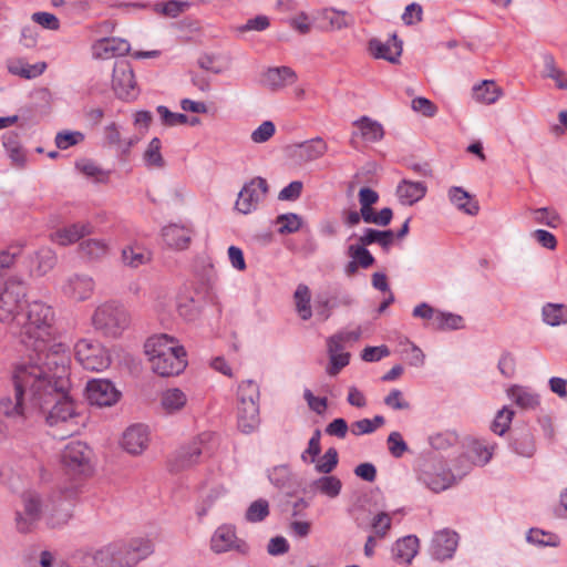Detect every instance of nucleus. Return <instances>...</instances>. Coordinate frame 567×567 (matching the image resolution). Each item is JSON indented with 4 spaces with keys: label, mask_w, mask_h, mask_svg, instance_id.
<instances>
[{
    "label": "nucleus",
    "mask_w": 567,
    "mask_h": 567,
    "mask_svg": "<svg viewBox=\"0 0 567 567\" xmlns=\"http://www.w3.org/2000/svg\"><path fill=\"white\" fill-rule=\"evenodd\" d=\"M58 351L48 357L42 370H44V382L50 389H43L39 395L37 406L44 410L45 405L53 403L45 416L47 424L51 427H60L65 436L73 435L80 429V413L74 401L69 395L71 389L70 380V354L60 346Z\"/></svg>",
    "instance_id": "f257e3e1"
},
{
    "label": "nucleus",
    "mask_w": 567,
    "mask_h": 567,
    "mask_svg": "<svg viewBox=\"0 0 567 567\" xmlns=\"http://www.w3.org/2000/svg\"><path fill=\"white\" fill-rule=\"evenodd\" d=\"M56 333L55 311L42 300H32L27 305L12 332L23 346L35 352L27 362H39L41 365L58 351V346L69 353L65 344L56 342Z\"/></svg>",
    "instance_id": "f03ea898"
},
{
    "label": "nucleus",
    "mask_w": 567,
    "mask_h": 567,
    "mask_svg": "<svg viewBox=\"0 0 567 567\" xmlns=\"http://www.w3.org/2000/svg\"><path fill=\"white\" fill-rule=\"evenodd\" d=\"M39 362H20L12 372L13 392L0 399V411L10 417L23 416L25 396L37 405L43 389H50L44 380V370Z\"/></svg>",
    "instance_id": "7ed1b4c3"
},
{
    "label": "nucleus",
    "mask_w": 567,
    "mask_h": 567,
    "mask_svg": "<svg viewBox=\"0 0 567 567\" xmlns=\"http://www.w3.org/2000/svg\"><path fill=\"white\" fill-rule=\"evenodd\" d=\"M145 353L148 355L152 370L162 377L179 374L187 365L184 347L168 334L147 339Z\"/></svg>",
    "instance_id": "20e7f679"
},
{
    "label": "nucleus",
    "mask_w": 567,
    "mask_h": 567,
    "mask_svg": "<svg viewBox=\"0 0 567 567\" xmlns=\"http://www.w3.org/2000/svg\"><path fill=\"white\" fill-rule=\"evenodd\" d=\"M152 553L151 540L137 538L104 545L93 551L92 559L99 567H134Z\"/></svg>",
    "instance_id": "39448f33"
},
{
    "label": "nucleus",
    "mask_w": 567,
    "mask_h": 567,
    "mask_svg": "<svg viewBox=\"0 0 567 567\" xmlns=\"http://www.w3.org/2000/svg\"><path fill=\"white\" fill-rule=\"evenodd\" d=\"M237 426L250 434L259 427V386L255 381H243L238 386Z\"/></svg>",
    "instance_id": "423d86ee"
},
{
    "label": "nucleus",
    "mask_w": 567,
    "mask_h": 567,
    "mask_svg": "<svg viewBox=\"0 0 567 567\" xmlns=\"http://www.w3.org/2000/svg\"><path fill=\"white\" fill-rule=\"evenodd\" d=\"M131 317L127 310L116 302H104L96 307L92 315V324L102 334L118 337L130 326Z\"/></svg>",
    "instance_id": "0eeeda50"
},
{
    "label": "nucleus",
    "mask_w": 567,
    "mask_h": 567,
    "mask_svg": "<svg viewBox=\"0 0 567 567\" xmlns=\"http://www.w3.org/2000/svg\"><path fill=\"white\" fill-rule=\"evenodd\" d=\"M25 296L24 282L16 277H9L0 291V322L6 324L11 333L16 329L21 315V301Z\"/></svg>",
    "instance_id": "6e6552de"
},
{
    "label": "nucleus",
    "mask_w": 567,
    "mask_h": 567,
    "mask_svg": "<svg viewBox=\"0 0 567 567\" xmlns=\"http://www.w3.org/2000/svg\"><path fill=\"white\" fill-rule=\"evenodd\" d=\"M93 452L83 442L72 441L61 452V462L68 474L89 477L93 473Z\"/></svg>",
    "instance_id": "1a4fd4ad"
},
{
    "label": "nucleus",
    "mask_w": 567,
    "mask_h": 567,
    "mask_svg": "<svg viewBox=\"0 0 567 567\" xmlns=\"http://www.w3.org/2000/svg\"><path fill=\"white\" fill-rule=\"evenodd\" d=\"M75 488L56 489L45 496V522L51 527L66 524L72 517Z\"/></svg>",
    "instance_id": "9d476101"
},
{
    "label": "nucleus",
    "mask_w": 567,
    "mask_h": 567,
    "mask_svg": "<svg viewBox=\"0 0 567 567\" xmlns=\"http://www.w3.org/2000/svg\"><path fill=\"white\" fill-rule=\"evenodd\" d=\"M76 361L83 369L101 372L112 362L110 351L97 340L81 339L74 346Z\"/></svg>",
    "instance_id": "9b49d317"
},
{
    "label": "nucleus",
    "mask_w": 567,
    "mask_h": 567,
    "mask_svg": "<svg viewBox=\"0 0 567 567\" xmlns=\"http://www.w3.org/2000/svg\"><path fill=\"white\" fill-rule=\"evenodd\" d=\"M267 192L268 184L266 179L261 177L250 179L240 189L235 203V209L244 215L255 212L265 199Z\"/></svg>",
    "instance_id": "f8f14e48"
},
{
    "label": "nucleus",
    "mask_w": 567,
    "mask_h": 567,
    "mask_svg": "<svg viewBox=\"0 0 567 567\" xmlns=\"http://www.w3.org/2000/svg\"><path fill=\"white\" fill-rule=\"evenodd\" d=\"M112 89L115 95L125 101L135 100L138 95L134 72L127 61H117L114 64Z\"/></svg>",
    "instance_id": "ddd939ff"
},
{
    "label": "nucleus",
    "mask_w": 567,
    "mask_h": 567,
    "mask_svg": "<svg viewBox=\"0 0 567 567\" xmlns=\"http://www.w3.org/2000/svg\"><path fill=\"white\" fill-rule=\"evenodd\" d=\"M216 434L212 432L200 433L189 445L183 447L176 456V468L183 470L196 464L203 454L210 453L209 444L215 443Z\"/></svg>",
    "instance_id": "4468645a"
},
{
    "label": "nucleus",
    "mask_w": 567,
    "mask_h": 567,
    "mask_svg": "<svg viewBox=\"0 0 567 567\" xmlns=\"http://www.w3.org/2000/svg\"><path fill=\"white\" fill-rule=\"evenodd\" d=\"M85 396L90 404L99 408L112 406L121 398V392L106 379H93L86 383Z\"/></svg>",
    "instance_id": "2eb2a0df"
},
{
    "label": "nucleus",
    "mask_w": 567,
    "mask_h": 567,
    "mask_svg": "<svg viewBox=\"0 0 567 567\" xmlns=\"http://www.w3.org/2000/svg\"><path fill=\"white\" fill-rule=\"evenodd\" d=\"M95 290L94 279L85 274H72L62 285L61 292L69 300L81 302L90 299Z\"/></svg>",
    "instance_id": "dca6fc26"
},
{
    "label": "nucleus",
    "mask_w": 567,
    "mask_h": 567,
    "mask_svg": "<svg viewBox=\"0 0 567 567\" xmlns=\"http://www.w3.org/2000/svg\"><path fill=\"white\" fill-rule=\"evenodd\" d=\"M210 548L216 554L235 550L240 554L248 551V545L237 537L235 527L230 525L219 526L212 536Z\"/></svg>",
    "instance_id": "f3484780"
},
{
    "label": "nucleus",
    "mask_w": 567,
    "mask_h": 567,
    "mask_svg": "<svg viewBox=\"0 0 567 567\" xmlns=\"http://www.w3.org/2000/svg\"><path fill=\"white\" fill-rule=\"evenodd\" d=\"M353 131L350 137L352 147L358 148V142L378 143L384 137L383 125L369 116H361L352 123Z\"/></svg>",
    "instance_id": "a211bd4d"
},
{
    "label": "nucleus",
    "mask_w": 567,
    "mask_h": 567,
    "mask_svg": "<svg viewBox=\"0 0 567 567\" xmlns=\"http://www.w3.org/2000/svg\"><path fill=\"white\" fill-rule=\"evenodd\" d=\"M150 444V431L143 424L128 426L121 440V446L132 455L142 454Z\"/></svg>",
    "instance_id": "6ab92c4d"
},
{
    "label": "nucleus",
    "mask_w": 567,
    "mask_h": 567,
    "mask_svg": "<svg viewBox=\"0 0 567 567\" xmlns=\"http://www.w3.org/2000/svg\"><path fill=\"white\" fill-rule=\"evenodd\" d=\"M193 233L188 225L172 223L162 228V238L168 248L185 250L192 243Z\"/></svg>",
    "instance_id": "aec40b11"
},
{
    "label": "nucleus",
    "mask_w": 567,
    "mask_h": 567,
    "mask_svg": "<svg viewBox=\"0 0 567 567\" xmlns=\"http://www.w3.org/2000/svg\"><path fill=\"white\" fill-rule=\"evenodd\" d=\"M131 51L127 40L122 38H103L92 45L93 56L96 59L109 60L116 56H123Z\"/></svg>",
    "instance_id": "412c9836"
},
{
    "label": "nucleus",
    "mask_w": 567,
    "mask_h": 567,
    "mask_svg": "<svg viewBox=\"0 0 567 567\" xmlns=\"http://www.w3.org/2000/svg\"><path fill=\"white\" fill-rule=\"evenodd\" d=\"M458 536L455 532L443 529L437 532L432 539V554L436 559L451 558L456 550Z\"/></svg>",
    "instance_id": "4be33fe9"
},
{
    "label": "nucleus",
    "mask_w": 567,
    "mask_h": 567,
    "mask_svg": "<svg viewBox=\"0 0 567 567\" xmlns=\"http://www.w3.org/2000/svg\"><path fill=\"white\" fill-rule=\"evenodd\" d=\"M56 265V255L49 247H42L30 257L29 274L31 277H43Z\"/></svg>",
    "instance_id": "5701e85b"
},
{
    "label": "nucleus",
    "mask_w": 567,
    "mask_h": 567,
    "mask_svg": "<svg viewBox=\"0 0 567 567\" xmlns=\"http://www.w3.org/2000/svg\"><path fill=\"white\" fill-rule=\"evenodd\" d=\"M369 51L377 59H384L395 63L402 53V43L393 34L386 42L372 39L369 42Z\"/></svg>",
    "instance_id": "b1692460"
},
{
    "label": "nucleus",
    "mask_w": 567,
    "mask_h": 567,
    "mask_svg": "<svg viewBox=\"0 0 567 567\" xmlns=\"http://www.w3.org/2000/svg\"><path fill=\"white\" fill-rule=\"evenodd\" d=\"M297 75L289 66L268 69L262 76L264 84L272 91L281 90L296 82Z\"/></svg>",
    "instance_id": "393cba45"
},
{
    "label": "nucleus",
    "mask_w": 567,
    "mask_h": 567,
    "mask_svg": "<svg viewBox=\"0 0 567 567\" xmlns=\"http://www.w3.org/2000/svg\"><path fill=\"white\" fill-rule=\"evenodd\" d=\"M91 234L89 224L76 223L63 228L56 229L50 235L51 240L60 246H68L76 243L81 238Z\"/></svg>",
    "instance_id": "a878e982"
},
{
    "label": "nucleus",
    "mask_w": 567,
    "mask_h": 567,
    "mask_svg": "<svg viewBox=\"0 0 567 567\" xmlns=\"http://www.w3.org/2000/svg\"><path fill=\"white\" fill-rule=\"evenodd\" d=\"M449 198L451 203L461 212L475 216L478 214L480 205L477 200L461 187H451L449 189Z\"/></svg>",
    "instance_id": "bb28decb"
},
{
    "label": "nucleus",
    "mask_w": 567,
    "mask_h": 567,
    "mask_svg": "<svg viewBox=\"0 0 567 567\" xmlns=\"http://www.w3.org/2000/svg\"><path fill=\"white\" fill-rule=\"evenodd\" d=\"M296 147V155L305 163L321 158L328 151V144L321 137L302 142Z\"/></svg>",
    "instance_id": "cd10ccee"
},
{
    "label": "nucleus",
    "mask_w": 567,
    "mask_h": 567,
    "mask_svg": "<svg viewBox=\"0 0 567 567\" xmlns=\"http://www.w3.org/2000/svg\"><path fill=\"white\" fill-rule=\"evenodd\" d=\"M426 186L422 182L403 179L396 188L400 202L404 205H413L421 200L426 194Z\"/></svg>",
    "instance_id": "c85d7f7f"
},
{
    "label": "nucleus",
    "mask_w": 567,
    "mask_h": 567,
    "mask_svg": "<svg viewBox=\"0 0 567 567\" xmlns=\"http://www.w3.org/2000/svg\"><path fill=\"white\" fill-rule=\"evenodd\" d=\"M419 550V539L415 536H406L393 546V558L400 564H411Z\"/></svg>",
    "instance_id": "c756f323"
},
{
    "label": "nucleus",
    "mask_w": 567,
    "mask_h": 567,
    "mask_svg": "<svg viewBox=\"0 0 567 567\" xmlns=\"http://www.w3.org/2000/svg\"><path fill=\"white\" fill-rule=\"evenodd\" d=\"M159 402L166 414H175L186 406L187 395L181 389L171 388L162 392Z\"/></svg>",
    "instance_id": "7c9ffc66"
},
{
    "label": "nucleus",
    "mask_w": 567,
    "mask_h": 567,
    "mask_svg": "<svg viewBox=\"0 0 567 567\" xmlns=\"http://www.w3.org/2000/svg\"><path fill=\"white\" fill-rule=\"evenodd\" d=\"M47 69L44 62L29 64L23 60H12L8 62V71L23 79H34L40 76Z\"/></svg>",
    "instance_id": "2f4dec72"
},
{
    "label": "nucleus",
    "mask_w": 567,
    "mask_h": 567,
    "mask_svg": "<svg viewBox=\"0 0 567 567\" xmlns=\"http://www.w3.org/2000/svg\"><path fill=\"white\" fill-rule=\"evenodd\" d=\"M152 254L146 248L138 245H130L122 250V260L125 266L138 268L151 261Z\"/></svg>",
    "instance_id": "473e14b6"
},
{
    "label": "nucleus",
    "mask_w": 567,
    "mask_h": 567,
    "mask_svg": "<svg viewBox=\"0 0 567 567\" xmlns=\"http://www.w3.org/2000/svg\"><path fill=\"white\" fill-rule=\"evenodd\" d=\"M507 394L522 409H535L539 404V395L525 386L513 385Z\"/></svg>",
    "instance_id": "72a5a7b5"
},
{
    "label": "nucleus",
    "mask_w": 567,
    "mask_h": 567,
    "mask_svg": "<svg viewBox=\"0 0 567 567\" xmlns=\"http://www.w3.org/2000/svg\"><path fill=\"white\" fill-rule=\"evenodd\" d=\"M502 95V90L494 81L485 80L473 87V97L475 101L484 104L495 103Z\"/></svg>",
    "instance_id": "f704fd0d"
},
{
    "label": "nucleus",
    "mask_w": 567,
    "mask_h": 567,
    "mask_svg": "<svg viewBox=\"0 0 567 567\" xmlns=\"http://www.w3.org/2000/svg\"><path fill=\"white\" fill-rule=\"evenodd\" d=\"M423 483L433 492L440 493L454 484V476L449 471L440 473L424 472L422 475Z\"/></svg>",
    "instance_id": "c9c22d12"
},
{
    "label": "nucleus",
    "mask_w": 567,
    "mask_h": 567,
    "mask_svg": "<svg viewBox=\"0 0 567 567\" xmlns=\"http://www.w3.org/2000/svg\"><path fill=\"white\" fill-rule=\"evenodd\" d=\"M162 142L158 137H154L148 143L143 153V161L146 167L152 169H162L165 166V159L162 155Z\"/></svg>",
    "instance_id": "e433bc0d"
},
{
    "label": "nucleus",
    "mask_w": 567,
    "mask_h": 567,
    "mask_svg": "<svg viewBox=\"0 0 567 567\" xmlns=\"http://www.w3.org/2000/svg\"><path fill=\"white\" fill-rule=\"evenodd\" d=\"M22 507L33 515L39 522L45 519V497L40 496L35 492H27L21 498Z\"/></svg>",
    "instance_id": "4c0bfd02"
},
{
    "label": "nucleus",
    "mask_w": 567,
    "mask_h": 567,
    "mask_svg": "<svg viewBox=\"0 0 567 567\" xmlns=\"http://www.w3.org/2000/svg\"><path fill=\"white\" fill-rule=\"evenodd\" d=\"M543 320L551 327L567 323V306L563 303H547L543 307Z\"/></svg>",
    "instance_id": "58836bf2"
},
{
    "label": "nucleus",
    "mask_w": 567,
    "mask_h": 567,
    "mask_svg": "<svg viewBox=\"0 0 567 567\" xmlns=\"http://www.w3.org/2000/svg\"><path fill=\"white\" fill-rule=\"evenodd\" d=\"M310 299L311 295L308 286L299 285L293 293V300L297 313L302 320H308L312 316Z\"/></svg>",
    "instance_id": "ea45409f"
},
{
    "label": "nucleus",
    "mask_w": 567,
    "mask_h": 567,
    "mask_svg": "<svg viewBox=\"0 0 567 567\" xmlns=\"http://www.w3.org/2000/svg\"><path fill=\"white\" fill-rule=\"evenodd\" d=\"M312 487L322 495L336 498L341 492L342 483L337 476L324 475L316 480Z\"/></svg>",
    "instance_id": "a19ab883"
},
{
    "label": "nucleus",
    "mask_w": 567,
    "mask_h": 567,
    "mask_svg": "<svg viewBox=\"0 0 567 567\" xmlns=\"http://www.w3.org/2000/svg\"><path fill=\"white\" fill-rule=\"evenodd\" d=\"M545 76L555 81L557 87L567 89L566 73L556 65L555 59L551 54H545L543 56Z\"/></svg>",
    "instance_id": "79ce46f5"
},
{
    "label": "nucleus",
    "mask_w": 567,
    "mask_h": 567,
    "mask_svg": "<svg viewBox=\"0 0 567 567\" xmlns=\"http://www.w3.org/2000/svg\"><path fill=\"white\" fill-rule=\"evenodd\" d=\"M80 250L83 256L90 259H100L107 254L109 246L100 239H87L81 243Z\"/></svg>",
    "instance_id": "37998d69"
},
{
    "label": "nucleus",
    "mask_w": 567,
    "mask_h": 567,
    "mask_svg": "<svg viewBox=\"0 0 567 567\" xmlns=\"http://www.w3.org/2000/svg\"><path fill=\"white\" fill-rule=\"evenodd\" d=\"M384 424V417L381 415L374 416L372 420L362 419L351 423L350 431L353 435L360 436L370 434Z\"/></svg>",
    "instance_id": "c03bdc74"
},
{
    "label": "nucleus",
    "mask_w": 567,
    "mask_h": 567,
    "mask_svg": "<svg viewBox=\"0 0 567 567\" xmlns=\"http://www.w3.org/2000/svg\"><path fill=\"white\" fill-rule=\"evenodd\" d=\"M76 168L86 177L94 182L105 183L109 179V173L104 172L99 165L89 159H82L76 163Z\"/></svg>",
    "instance_id": "a18cd8bd"
},
{
    "label": "nucleus",
    "mask_w": 567,
    "mask_h": 567,
    "mask_svg": "<svg viewBox=\"0 0 567 567\" xmlns=\"http://www.w3.org/2000/svg\"><path fill=\"white\" fill-rule=\"evenodd\" d=\"M347 252L363 269L371 267L375 261L370 251L361 244L350 245Z\"/></svg>",
    "instance_id": "49530a36"
},
{
    "label": "nucleus",
    "mask_w": 567,
    "mask_h": 567,
    "mask_svg": "<svg viewBox=\"0 0 567 567\" xmlns=\"http://www.w3.org/2000/svg\"><path fill=\"white\" fill-rule=\"evenodd\" d=\"M339 455L334 447L328 449L316 462V471L321 474H330L338 465Z\"/></svg>",
    "instance_id": "de8ad7c7"
},
{
    "label": "nucleus",
    "mask_w": 567,
    "mask_h": 567,
    "mask_svg": "<svg viewBox=\"0 0 567 567\" xmlns=\"http://www.w3.org/2000/svg\"><path fill=\"white\" fill-rule=\"evenodd\" d=\"M14 523L20 534H30L37 528L39 520L22 507L16 512Z\"/></svg>",
    "instance_id": "09e8293b"
},
{
    "label": "nucleus",
    "mask_w": 567,
    "mask_h": 567,
    "mask_svg": "<svg viewBox=\"0 0 567 567\" xmlns=\"http://www.w3.org/2000/svg\"><path fill=\"white\" fill-rule=\"evenodd\" d=\"M280 234H292L300 229L301 218L297 214L280 215L276 219Z\"/></svg>",
    "instance_id": "8fccbe9b"
},
{
    "label": "nucleus",
    "mask_w": 567,
    "mask_h": 567,
    "mask_svg": "<svg viewBox=\"0 0 567 567\" xmlns=\"http://www.w3.org/2000/svg\"><path fill=\"white\" fill-rule=\"evenodd\" d=\"M269 515V504L266 499H257L250 504L246 512L248 522H261Z\"/></svg>",
    "instance_id": "3c124183"
},
{
    "label": "nucleus",
    "mask_w": 567,
    "mask_h": 567,
    "mask_svg": "<svg viewBox=\"0 0 567 567\" xmlns=\"http://www.w3.org/2000/svg\"><path fill=\"white\" fill-rule=\"evenodd\" d=\"M514 416V411L508 408L499 410L492 423V431L498 435H503L509 427Z\"/></svg>",
    "instance_id": "603ef678"
},
{
    "label": "nucleus",
    "mask_w": 567,
    "mask_h": 567,
    "mask_svg": "<svg viewBox=\"0 0 567 567\" xmlns=\"http://www.w3.org/2000/svg\"><path fill=\"white\" fill-rule=\"evenodd\" d=\"M473 458L478 464H486L493 456L494 445L487 444L482 441H475L471 445Z\"/></svg>",
    "instance_id": "864d4df0"
},
{
    "label": "nucleus",
    "mask_w": 567,
    "mask_h": 567,
    "mask_svg": "<svg viewBox=\"0 0 567 567\" xmlns=\"http://www.w3.org/2000/svg\"><path fill=\"white\" fill-rule=\"evenodd\" d=\"M17 138H18V135L14 133H10V134L6 135L3 137V146L9 152L11 159L17 164L22 165L25 156H24V153L22 152Z\"/></svg>",
    "instance_id": "5fc2aeb1"
},
{
    "label": "nucleus",
    "mask_w": 567,
    "mask_h": 567,
    "mask_svg": "<svg viewBox=\"0 0 567 567\" xmlns=\"http://www.w3.org/2000/svg\"><path fill=\"white\" fill-rule=\"evenodd\" d=\"M463 318L450 312H442L439 310L434 329H458L462 327Z\"/></svg>",
    "instance_id": "6e6d98bb"
},
{
    "label": "nucleus",
    "mask_w": 567,
    "mask_h": 567,
    "mask_svg": "<svg viewBox=\"0 0 567 567\" xmlns=\"http://www.w3.org/2000/svg\"><path fill=\"white\" fill-rule=\"evenodd\" d=\"M528 542L537 545L544 546H557L559 544V539L556 535L551 533H546L542 529L532 528L527 535Z\"/></svg>",
    "instance_id": "4d7b16f0"
},
{
    "label": "nucleus",
    "mask_w": 567,
    "mask_h": 567,
    "mask_svg": "<svg viewBox=\"0 0 567 567\" xmlns=\"http://www.w3.org/2000/svg\"><path fill=\"white\" fill-rule=\"evenodd\" d=\"M161 121L166 126H178L187 123V116L183 113H173L166 106L159 105L156 109Z\"/></svg>",
    "instance_id": "13d9d810"
},
{
    "label": "nucleus",
    "mask_w": 567,
    "mask_h": 567,
    "mask_svg": "<svg viewBox=\"0 0 567 567\" xmlns=\"http://www.w3.org/2000/svg\"><path fill=\"white\" fill-rule=\"evenodd\" d=\"M276 133V126L271 121L262 122L256 130L251 132L250 138L256 144L269 141Z\"/></svg>",
    "instance_id": "bf43d9fd"
},
{
    "label": "nucleus",
    "mask_w": 567,
    "mask_h": 567,
    "mask_svg": "<svg viewBox=\"0 0 567 567\" xmlns=\"http://www.w3.org/2000/svg\"><path fill=\"white\" fill-rule=\"evenodd\" d=\"M392 518L388 513L381 512L377 514L372 519V528L374 536L378 538H384L391 528Z\"/></svg>",
    "instance_id": "052dcab7"
},
{
    "label": "nucleus",
    "mask_w": 567,
    "mask_h": 567,
    "mask_svg": "<svg viewBox=\"0 0 567 567\" xmlns=\"http://www.w3.org/2000/svg\"><path fill=\"white\" fill-rule=\"evenodd\" d=\"M534 220L538 224L556 228L560 224V218L556 212L548 208H538L532 210Z\"/></svg>",
    "instance_id": "680f3d73"
},
{
    "label": "nucleus",
    "mask_w": 567,
    "mask_h": 567,
    "mask_svg": "<svg viewBox=\"0 0 567 567\" xmlns=\"http://www.w3.org/2000/svg\"><path fill=\"white\" fill-rule=\"evenodd\" d=\"M320 439H321V433L319 430H316L313 435L311 436V439L308 442V447L301 454V460L303 462L313 463L316 461V457L321 452Z\"/></svg>",
    "instance_id": "e2e57ef3"
},
{
    "label": "nucleus",
    "mask_w": 567,
    "mask_h": 567,
    "mask_svg": "<svg viewBox=\"0 0 567 567\" xmlns=\"http://www.w3.org/2000/svg\"><path fill=\"white\" fill-rule=\"evenodd\" d=\"M84 140V134L81 132H61L55 136V145L60 150H66L70 146L76 145Z\"/></svg>",
    "instance_id": "0e129e2a"
},
{
    "label": "nucleus",
    "mask_w": 567,
    "mask_h": 567,
    "mask_svg": "<svg viewBox=\"0 0 567 567\" xmlns=\"http://www.w3.org/2000/svg\"><path fill=\"white\" fill-rule=\"evenodd\" d=\"M388 449L394 457H401L408 450L406 443L403 441L399 432H392L388 436Z\"/></svg>",
    "instance_id": "69168bd1"
},
{
    "label": "nucleus",
    "mask_w": 567,
    "mask_h": 567,
    "mask_svg": "<svg viewBox=\"0 0 567 567\" xmlns=\"http://www.w3.org/2000/svg\"><path fill=\"white\" fill-rule=\"evenodd\" d=\"M269 19L266 16H257L249 19L245 24L239 25L236 30L240 33L248 31H264L269 27Z\"/></svg>",
    "instance_id": "338daca9"
},
{
    "label": "nucleus",
    "mask_w": 567,
    "mask_h": 567,
    "mask_svg": "<svg viewBox=\"0 0 567 567\" xmlns=\"http://www.w3.org/2000/svg\"><path fill=\"white\" fill-rule=\"evenodd\" d=\"M384 403L393 410H408L410 403L403 398L400 390H392L384 399Z\"/></svg>",
    "instance_id": "774afa93"
}]
</instances>
